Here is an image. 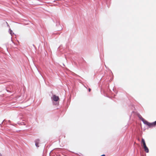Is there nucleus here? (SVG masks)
Here are the masks:
<instances>
[{"label": "nucleus", "instance_id": "nucleus-5", "mask_svg": "<svg viewBox=\"0 0 156 156\" xmlns=\"http://www.w3.org/2000/svg\"><path fill=\"white\" fill-rule=\"evenodd\" d=\"M144 148V149L145 151L147 152L148 153L149 152V149L147 147L146 145L143 147Z\"/></svg>", "mask_w": 156, "mask_h": 156}, {"label": "nucleus", "instance_id": "nucleus-8", "mask_svg": "<svg viewBox=\"0 0 156 156\" xmlns=\"http://www.w3.org/2000/svg\"><path fill=\"white\" fill-rule=\"evenodd\" d=\"M88 90L89 92H90L91 91V89L90 88H89L88 89Z\"/></svg>", "mask_w": 156, "mask_h": 156}, {"label": "nucleus", "instance_id": "nucleus-1", "mask_svg": "<svg viewBox=\"0 0 156 156\" xmlns=\"http://www.w3.org/2000/svg\"><path fill=\"white\" fill-rule=\"evenodd\" d=\"M140 116V119L142 120V121L144 122L145 124H146L147 125H148L150 127H152L154 126L153 122L152 123H149L147 121L145 120L144 119V118H143L141 116Z\"/></svg>", "mask_w": 156, "mask_h": 156}, {"label": "nucleus", "instance_id": "nucleus-7", "mask_svg": "<svg viewBox=\"0 0 156 156\" xmlns=\"http://www.w3.org/2000/svg\"><path fill=\"white\" fill-rule=\"evenodd\" d=\"M12 31L11 30H10V34L11 35L12 34Z\"/></svg>", "mask_w": 156, "mask_h": 156}, {"label": "nucleus", "instance_id": "nucleus-6", "mask_svg": "<svg viewBox=\"0 0 156 156\" xmlns=\"http://www.w3.org/2000/svg\"><path fill=\"white\" fill-rule=\"evenodd\" d=\"M154 124V125L155 126V125H156V121L153 122Z\"/></svg>", "mask_w": 156, "mask_h": 156}, {"label": "nucleus", "instance_id": "nucleus-2", "mask_svg": "<svg viewBox=\"0 0 156 156\" xmlns=\"http://www.w3.org/2000/svg\"><path fill=\"white\" fill-rule=\"evenodd\" d=\"M59 98L58 96H56L55 95H54L53 96V100L55 101H58L59 100Z\"/></svg>", "mask_w": 156, "mask_h": 156}, {"label": "nucleus", "instance_id": "nucleus-4", "mask_svg": "<svg viewBox=\"0 0 156 156\" xmlns=\"http://www.w3.org/2000/svg\"><path fill=\"white\" fill-rule=\"evenodd\" d=\"M39 139H37L35 141V145L36 147H39V146L38 145L39 144Z\"/></svg>", "mask_w": 156, "mask_h": 156}, {"label": "nucleus", "instance_id": "nucleus-3", "mask_svg": "<svg viewBox=\"0 0 156 156\" xmlns=\"http://www.w3.org/2000/svg\"><path fill=\"white\" fill-rule=\"evenodd\" d=\"M141 144H143V146L144 147L146 146V144L143 138L142 139Z\"/></svg>", "mask_w": 156, "mask_h": 156}]
</instances>
